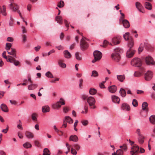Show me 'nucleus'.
Listing matches in <instances>:
<instances>
[{
    "instance_id": "obj_19",
    "label": "nucleus",
    "mask_w": 155,
    "mask_h": 155,
    "mask_svg": "<svg viewBox=\"0 0 155 155\" xmlns=\"http://www.w3.org/2000/svg\"><path fill=\"white\" fill-rule=\"evenodd\" d=\"M145 137L143 135L138 136L137 139L139 143L140 144H142L144 142Z\"/></svg>"
},
{
    "instance_id": "obj_41",
    "label": "nucleus",
    "mask_w": 155,
    "mask_h": 155,
    "mask_svg": "<svg viewBox=\"0 0 155 155\" xmlns=\"http://www.w3.org/2000/svg\"><path fill=\"white\" fill-rule=\"evenodd\" d=\"M45 76L50 78H53L54 77L53 75L50 71H48L45 74Z\"/></svg>"
},
{
    "instance_id": "obj_33",
    "label": "nucleus",
    "mask_w": 155,
    "mask_h": 155,
    "mask_svg": "<svg viewBox=\"0 0 155 155\" xmlns=\"http://www.w3.org/2000/svg\"><path fill=\"white\" fill-rule=\"evenodd\" d=\"M64 54L65 58H70L71 57L70 53L67 50L64 51Z\"/></svg>"
},
{
    "instance_id": "obj_39",
    "label": "nucleus",
    "mask_w": 155,
    "mask_h": 155,
    "mask_svg": "<svg viewBox=\"0 0 155 155\" xmlns=\"http://www.w3.org/2000/svg\"><path fill=\"white\" fill-rule=\"evenodd\" d=\"M89 92L91 95H94L97 92V90L94 88H91L89 90Z\"/></svg>"
},
{
    "instance_id": "obj_27",
    "label": "nucleus",
    "mask_w": 155,
    "mask_h": 155,
    "mask_svg": "<svg viewBox=\"0 0 155 155\" xmlns=\"http://www.w3.org/2000/svg\"><path fill=\"white\" fill-rule=\"evenodd\" d=\"M65 121L69 123V124H72L73 123V120L70 117L68 116H67L65 117L64 120Z\"/></svg>"
},
{
    "instance_id": "obj_2",
    "label": "nucleus",
    "mask_w": 155,
    "mask_h": 155,
    "mask_svg": "<svg viewBox=\"0 0 155 155\" xmlns=\"http://www.w3.org/2000/svg\"><path fill=\"white\" fill-rule=\"evenodd\" d=\"M110 40L109 41L106 39L104 40L102 45H101V46L105 48L108 44L114 46L119 44L120 42V39H110Z\"/></svg>"
},
{
    "instance_id": "obj_56",
    "label": "nucleus",
    "mask_w": 155,
    "mask_h": 155,
    "mask_svg": "<svg viewBox=\"0 0 155 155\" xmlns=\"http://www.w3.org/2000/svg\"><path fill=\"white\" fill-rule=\"evenodd\" d=\"M74 147L77 150H78L80 148V146L77 144H75L74 145Z\"/></svg>"
},
{
    "instance_id": "obj_12",
    "label": "nucleus",
    "mask_w": 155,
    "mask_h": 155,
    "mask_svg": "<svg viewBox=\"0 0 155 155\" xmlns=\"http://www.w3.org/2000/svg\"><path fill=\"white\" fill-rule=\"evenodd\" d=\"M87 102L88 103L89 106H92L95 104V101L94 97H90L87 99Z\"/></svg>"
},
{
    "instance_id": "obj_13",
    "label": "nucleus",
    "mask_w": 155,
    "mask_h": 155,
    "mask_svg": "<svg viewBox=\"0 0 155 155\" xmlns=\"http://www.w3.org/2000/svg\"><path fill=\"white\" fill-rule=\"evenodd\" d=\"M8 54L12 55V57L17 58L16 51L15 49L11 48L10 50L7 51Z\"/></svg>"
},
{
    "instance_id": "obj_22",
    "label": "nucleus",
    "mask_w": 155,
    "mask_h": 155,
    "mask_svg": "<svg viewBox=\"0 0 155 155\" xmlns=\"http://www.w3.org/2000/svg\"><path fill=\"white\" fill-rule=\"evenodd\" d=\"M1 108L2 110L5 112H7L8 111L7 106L4 104H2L1 105Z\"/></svg>"
},
{
    "instance_id": "obj_21",
    "label": "nucleus",
    "mask_w": 155,
    "mask_h": 155,
    "mask_svg": "<svg viewBox=\"0 0 155 155\" xmlns=\"http://www.w3.org/2000/svg\"><path fill=\"white\" fill-rule=\"evenodd\" d=\"M136 6L138 10L140 12L143 13L142 11L143 7L141 4L138 2L136 3Z\"/></svg>"
},
{
    "instance_id": "obj_45",
    "label": "nucleus",
    "mask_w": 155,
    "mask_h": 155,
    "mask_svg": "<svg viewBox=\"0 0 155 155\" xmlns=\"http://www.w3.org/2000/svg\"><path fill=\"white\" fill-rule=\"evenodd\" d=\"M37 114L35 113H33L31 115V117L32 120L33 121H37Z\"/></svg>"
},
{
    "instance_id": "obj_64",
    "label": "nucleus",
    "mask_w": 155,
    "mask_h": 155,
    "mask_svg": "<svg viewBox=\"0 0 155 155\" xmlns=\"http://www.w3.org/2000/svg\"><path fill=\"white\" fill-rule=\"evenodd\" d=\"M87 96L85 94L82 95L81 96V98L83 100H85L87 99Z\"/></svg>"
},
{
    "instance_id": "obj_43",
    "label": "nucleus",
    "mask_w": 155,
    "mask_h": 155,
    "mask_svg": "<svg viewBox=\"0 0 155 155\" xmlns=\"http://www.w3.org/2000/svg\"><path fill=\"white\" fill-rule=\"evenodd\" d=\"M75 56L77 59L78 60H81L82 59L81 57L80 56V53L78 52L76 53Z\"/></svg>"
},
{
    "instance_id": "obj_54",
    "label": "nucleus",
    "mask_w": 155,
    "mask_h": 155,
    "mask_svg": "<svg viewBox=\"0 0 155 155\" xmlns=\"http://www.w3.org/2000/svg\"><path fill=\"white\" fill-rule=\"evenodd\" d=\"M143 46H142V45H141L140 46L139 48L138 49V51L139 53H140L143 50Z\"/></svg>"
},
{
    "instance_id": "obj_17",
    "label": "nucleus",
    "mask_w": 155,
    "mask_h": 155,
    "mask_svg": "<svg viewBox=\"0 0 155 155\" xmlns=\"http://www.w3.org/2000/svg\"><path fill=\"white\" fill-rule=\"evenodd\" d=\"M25 135L26 137L29 139L33 138L34 137L33 134L32 133L28 131L25 132Z\"/></svg>"
},
{
    "instance_id": "obj_59",
    "label": "nucleus",
    "mask_w": 155,
    "mask_h": 155,
    "mask_svg": "<svg viewBox=\"0 0 155 155\" xmlns=\"http://www.w3.org/2000/svg\"><path fill=\"white\" fill-rule=\"evenodd\" d=\"M68 110L69 109L67 107H64L63 109V111L64 113H67L68 112Z\"/></svg>"
},
{
    "instance_id": "obj_36",
    "label": "nucleus",
    "mask_w": 155,
    "mask_h": 155,
    "mask_svg": "<svg viewBox=\"0 0 155 155\" xmlns=\"http://www.w3.org/2000/svg\"><path fill=\"white\" fill-rule=\"evenodd\" d=\"M120 149H121V150L124 151H126L127 149V147L126 144H124L122 146H120Z\"/></svg>"
},
{
    "instance_id": "obj_48",
    "label": "nucleus",
    "mask_w": 155,
    "mask_h": 155,
    "mask_svg": "<svg viewBox=\"0 0 155 155\" xmlns=\"http://www.w3.org/2000/svg\"><path fill=\"white\" fill-rule=\"evenodd\" d=\"M64 5V2L62 1H61L58 4L57 6L59 8L62 7Z\"/></svg>"
},
{
    "instance_id": "obj_23",
    "label": "nucleus",
    "mask_w": 155,
    "mask_h": 155,
    "mask_svg": "<svg viewBox=\"0 0 155 155\" xmlns=\"http://www.w3.org/2000/svg\"><path fill=\"white\" fill-rule=\"evenodd\" d=\"M38 86V85L37 84H33L32 83L31 84L28 85V89L29 90H33L35 89Z\"/></svg>"
},
{
    "instance_id": "obj_40",
    "label": "nucleus",
    "mask_w": 155,
    "mask_h": 155,
    "mask_svg": "<svg viewBox=\"0 0 155 155\" xmlns=\"http://www.w3.org/2000/svg\"><path fill=\"white\" fill-rule=\"evenodd\" d=\"M51 153L48 148H45L43 150V155H50Z\"/></svg>"
},
{
    "instance_id": "obj_38",
    "label": "nucleus",
    "mask_w": 155,
    "mask_h": 155,
    "mask_svg": "<svg viewBox=\"0 0 155 155\" xmlns=\"http://www.w3.org/2000/svg\"><path fill=\"white\" fill-rule=\"evenodd\" d=\"M149 120L152 124H155V115H153L150 117Z\"/></svg>"
},
{
    "instance_id": "obj_42",
    "label": "nucleus",
    "mask_w": 155,
    "mask_h": 155,
    "mask_svg": "<svg viewBox=\"0 0 155 155\" xmlns=\"http://www.w3.org/2000/svg\"><path fill=\"white\" fill-rule=\"evenodd\" d=\"M23 147L26 148H30L31 147V145L29 142H27L24 143L23 145Z\"/></svg>"
},
{
    "instance_id": "obj_10",
    "label": "nucleus",
    "mask_w": 155,
    "mask_h": 155,
    "mask_svg": "<svg viewBox=\"0 0 155 155\" xmlns=\"http://www.w3.org/2000/svg\"><path fill=\"white\" fill-rule=\"evenodd\" d=\"M124 17H120V22L121 21L123 26L125 28H128L130 26V24L129 22L126 19H123Z\"/></svg>"
},
{
    "instance_id": "obj_18",
    "label": "nucleus",
    "mask_w": 155,
    "mask_h": 155,
    "mask_svg": "<svg viewBox=\"0 0 155 155\" xmlns=\"http://www.w3.org/2000/svg\"><path fill=\"white\" fill-rule=\"evenodd\" d=\"M112 99L113 101L115 103L119 104L120 101V98L117 96L115 95L112 96Z\"/></svg>"
},
{
    "instance_id": "obj_57",
    "label": "nucleus",
    "mask_w": 155,
    "mask_h": 155,
    "mask_svg": "<svg viewBox=\"0 0 155 155\" xmlns=\"http://www.w3.org/2000/svg\"><path fill=\"white\" fill-rule=\"evenodd\" d=\"M34 143L36 146L38 147H40V144L39 142L37 140L35 141Z\"/></svg>"
},
{
    "instance_id": "obj_61",
    "label": "nucleus",
    "mask_w": 155,
    "mask_h": 155,
    "mask_svg": "<svg viewBox=\"0 0 155 155\" xmlns=\"http://www.w3.org/2000/svg\"><path fill=\"white\" fill-rule=\"evenodd\" d=\"M9 127L8 126H7L6 128L5 129H3L2 130V132L6 134L7 133V131L8 130Z\"/></svg>"
},
{
    "instance_id": "obj_47",
    "label": "nucleus",
    "mask_w": 155,
    "mask_h": 155,
    "mask_svg": "<svg viewBox=\"0 0 155 155\" xmlns=\"http://www.w3.org/2000/svg\"><path fill=\"white\" fill-rule=\"evenodd\" d=\"M6 46L5 49L7 51L10 50L11 49V47L12 46V44L9 43H7L6 44Z\"/></svg>"
},
{
    "instance_id": "obj_29",
    "label": "nucleus",
    "mask_w": 155,
    "mask_h": 155,
    "mask_svg": "<svg viewBox=\"0 0 155 155\" xmlns=\"http://www.w3.org/2000/svg\"><path fill=\"white\" fill-rule=\"evenodd\" d=\"M119 93L121 96L122 97H125L126 94V93L125 90L123 88H120L119 91Z\"/></svg>"
},
{
    "instance_id": "obj_37",
    "label": "nucleus",
    "mask_w": 155,
    "mask_h": 155,
    "mask_svg": "<svg viewBox=\"0 0 155 155\" xmlns=\"http://www.w3.org/2000/svg\"><path fill=\"white\" fill-rule=\"evenodd\" d=\"M148 104L146 102L143 103L142 104V108L143 110L147 111Z\"/></svg>"
},
{
    "instance_id": "obj_6",
    "label": "nucleus",
    "mask_w": 155,
    "mask_h": 155,
    "mask_svg": "<svg viewBox=\"0 0 155 155\" xmlns=\"http://www.w3.org/2000/svg\"><path fill=\"white\" fill-rule=\"evenodd\" d=\"M80 46L81 50H86L88 47V44L85 39H81L80 43Z\"/></svg>"
},
{
    "instance_id": "obj_32",
    "label": "nucleus",
    "mask_w": 155,
    "mask_h": 155,
    "mask_svg": "<svg viewBox=\"0 0 155 155\" xmlns=\"http://www.w3.org/2000/svg\"><path fill=\"white\" fill-rule=\"evenodd\" d=\"M55 20L57 22L60 24H61L63 23L62 18L60 16H56L55 18Z\"/></svg>"
},
{
    "instance_id": "obj_15",
    "label": "nucleus",
    "mask_w": 155,
    "mask_h": 155,
    "mask_svg": "<svg viewBox=\"0 0 155 155\" xmlns=\"http://www.w3.org/2000/svg\"><path fill=\"white\" fill-rule=\"evenodd\" d=\"M117 89V87L115 85H112L108 87L109 91L112 93H114L116 91Z\"/></svg>"
},
{
    "instance_id": "obj_53",
    "label": "nucleus",
    "mask_w": 155,
    "mask_h": 155,
    "mask_svg": "<svg viewBox=\"0 0 155 155\" xmlns=\"http://www.w3.org/2000/svg\"><path fill=\"white\" fill-rule=\"evenodd\" d=\"M71 152L74 155H76L77 153L76 150L73 147L71 148Z\"/></svg>"
},
{
    "instance_id": "obj_46",
    "label": "nucleus",
    "mask_w": 155,
    "mask_h": 155,
    "mask_svg": "<svg viewBox=\"0 0 155 155\" xmlns=\"http://www.w3.org/2000/svg\"><path fill=\"white\" fill-rule=\"evenodd\" d=\"M54 129L55 131L57 132V133L58 134V135H61V134H59V132L61 133L62 135H63V132L61 131H59L58 129L56 127V126H54Z\"/></svg>"
},
{
    "instance_id": "obj_31",
    "label": "nucleus",
    "mask_w": 155,
    "mask_h": 155,
    "mask_svg": "<svg viewBox=\"0 0 155 155\" xmlns=\"http://www.w3.org/2000/svg\"><path fill=\"white\" fill-rule=\"evenodd\" d=\"M145 6L146 8L149 10H151L152 8L151 4L149 2H146L145 3Z\"/></svg>"
},
{
    "instance_id": "obj_51",
    "label": "nucleus",
    "mask_w": 155,
    "mask_h": 155,
    "mask_svg": "<svg viewBox=\"0 0 155 155\" xmlns=\"http://www.w3.org/2000/svg\"><path fill=\"white\" fill-rule=\"evenodd\" d=\"M136 133L138 135V136L143 135L141 133V130L139 128H138L136 130Z\"/></svg>"
},
{
    "instance_id": "obj_8",
    "label": "nucleus",
    "mask_w": 155,
    "mask_h": 155,
    "mask_svg": "<svg viewBox=\"0 0 155 155\" xmlns=\"http://www.w3.org/2000/svg\"><path fill=\"white\" fill-rule=\"evenodd\" d=\"M145 60L146 64L148 65H153L155 64V62L154 61L152 58L150 56H148L146 57Z\"/></svg>"
},
{
    "instance_id": "obj_34",
    "label": "nucleus",
    "mask_w": 155,
    "mask_h": 155,
    "mask_svg": "<svg viewBox=\"0 0 155 155\" xmlns=\"http://www.w3.org/2000/svg\"><path fill=\"white\" fill-rule=\"evenodd\" d=\"M117 79L120 82H123L125 78L124 75H117Z\"/></svg>"
},
{
    "instance_id": "obj_24",
    "label": "nucleus",
    "mask_w": 155,
    "mask_h": 155,
    "mask_svg": "<svg viewBox=\"0 0 155 155\" xmlns=\"http://www.w3.org/2000/svg\"><path fill=\"white\" fill-rule=\"evenodd\" d=\"M42 110L43 112L45 113L49 112L50 110V108L48 105L44 106L42 107Z\"/></svg>"
},
{
    "instance_id": "obj_58",
    "label": "nucleus",
    "mask_w": 155,
    "mask_h": 155,
    "mask_svg": "<svg viewBox=\"0 0 155 155\" xmlns=\"http://www.w3.org/2000/svg\"><path fill=\"white\" fill-rule=\"evenodd\" d=\"M10 9L12 10L13 11L15 12L18 10V7L15 8L13 6H12V7H10Z\"/></svg>"
},
{
    "instance_id": "obj_25",
    "label": "nucleus",
    "mask_w": 155,
    "mask_h": 155,
    "mask_svg": "<svg viewBox=\"0 0 155 155\" xmlns=\"http://www.w3.org/2000/svg\"><path fill=\"white\" fill-rule=\"evenodd\" d=\"M0 13L4 16H6L7 15V13L6 12V7L5 5H3L2 8H1Z\"/></svg>"
},
{
    "instance_id": "obj_62",
    "label": "nucleus",
    "mask_w": 155,
    "mask_h": 155,
    "mask_svg": "<svg viewBox=\"0 0 155 155\" xmlns=\"http://www.w3.org/2000/svg\"><path fill=\"white\" fill-rule=\"evenodd\" d=\"M41 48V46L38 45L37 46L35 47L34 49L36 51H38Z\"/></svg>"
},
{
    "instance_id": "obj_63",
    "label": "nucleus",
    "mask_w": 155,
    "mask_h": 155,
    "mask_svg": "<svg viewBox=\"0 0 155 155\" xmlns=\"http://www.w3.org/2000/svg\"><path fill=\"white\" fill-rule=\"evenodd\" d=\"M18 135L19 138L22 139L23 138V136L21 132L19 131L18 132Z\"/></svg>"
},
{
    "instance_id": "obj_55",
    "label": "nucleus",
    "mask_w": 155,
    "mask_h": 155,
    "mask_svg": "<svg viewBox=\"0 0 155 155\" xmlns=\"http://www.w3.org/2000/svg\"><path fill=\"white\" fill-rule=\"evenodd\" d=\"M141 74L139 72L136 71L135 72L134 75L135 76L138 77L141 75Z\"/></svg>"
},
{
    "instance_id": "obj_5",
    "label": "nucleus",
    "mask_w": 155,
    "mask_h": 155,
    "mask_svg": "<svg viewBox=\"0 0 155 155\" xmlns=\"http://www.w3.org/2000/svg\"><path fill=\"white\" fill-rule=\"evenodd\" d=\"M131 64L133 66L140 67L142 65L141 60L138 58H134L131 61Z\"/></svg>"
},
{
    "instance_id": "obj_60",
    "label": "nucleus",
    "mask_w": 155,
    "mask_h": 155,
    "mask_svg": "<svg viewBox=\"0 0 155 155\" xmlns=\"http://www.w3.org/2000/svg\"><path fill=\"white\" fill-rule=\"evenodd\" d=\"M22 32L23 33H26L27 32V31L25 27L24 26H22L21 27Z\"/></svg>"
},
{
    "instance_id": "obj_20",
    "label": "nucleus",
    "mask_w": 155,
    "mask_h": 155,
    "mask_svg": "<svg viewBox=\"0 0 155 155\" xmlns=\"http://www.w3.org/2000/svg\"><path fill=\"white\" fill-rule=\"evenodd\" d=\"M64 60L63 59H59L58 61V64L62 68H65L66 67V64L63 63Z\"/></svg>"
},
{
    "instance_id": "obj_35",
    "label": "nucleus",
    "mask_w": 155,
    "mask_h": 155,
    "mask_svg": "<svg viewBox=\"0 0 155 155\" xmlns=\"http://www.w3.org/2000/svg\"><path fill=\"white\" fill-rule=\"evenodd\" d=\"M98 75L99 74L97 71L95 70L92 71L91 75V77H97L98 76Z\"/></svg>"
},
{
    "instance_id": "obj_28",
    "label": "nucleus",
    "mask_w": 155,
    "mask_h": 155,
    "mask_svg": "<svg viewBox=\"0 0 155 155\" xmlns=\"http://www.w3.org/2000/svg\"><path fill=\"white\" fill-rule=\"evenodd\" d=\"M123 152L121 149H119L117 150L116 152H114L112 153V155H123Z\"/></svg>"
},
{
    "instance_id": "obj_14",
    "label": "nucleus",
    "mask_w": 155,
    "mask_h": 155,
    "mask_svg": "<svg viewBox=\"0 0 155 155\" xmlns=\"http://www.w3.org/2000/svg\"><path fill=\"white\" fill-rule=\"evenodd\" d=\"M121 109L123 110L129 111L130 110V107L129 105L126 103L123 104L121 106Z\"/></svg>"
},
{
    "instance_id": "obj_16",
    "label": "nucleus",
    "mask_w": 155,
    "mask_h": 155,
    "mask_svg": "<svg viewBox=\"0 0 155 155\" xmlns=\"http://www.w3.org/2000/svg\"><path fill=\"white\" fill-rule=\"evenodd\" d=\"M135 53V51L131 49H129L127 52V56L128 58L132 57Z\"/></svg>"
},
{
    "instance_id": "obj_52",
    "label": "nucleus",
    "mask_w": 155,
    "mask_h": 155,
    "mask_svg": "<svg viewBox=\"0 0 155 155\" xmlns=\"http://www.w3.org/2000/svg\"><path fill=\"white\" fill-rule=\"evenodd\" d=\"M129 32L126 33L125 34L123 35L124 39H129Z\"/></svg>"
},
{
    "instance_id": "obj_3",
    "label": "nucleus",
    "mask_w": 155,
    "mask_h": 155,
    "mask_svg": "<svg viewBox=\"0 0 155 155\" xmlns=\"http://www.w3.org/2000/svg\"><path fill=\"white\" fill-rule=\"evenodd\" d=\"M65 101L63 99L61 98L59 101L52 105V108L54 109H58L60 108L61 105H64Z\"/></svg>"
},
{
    "instance_id": "obj_44",
    "label": "nucleus",
    "mask_w": 155,
    "mask_h": 155,
    "mask_svg": "<svg viewBox=\"0 0 155 155\" xmlns=\"http://www.w3.org/2000/svg\"><path fill=\"white\" fill-rule=\"evenodd\" d=\"M6 52L5 51H4L2 54V56L8 62V59L9 58V56H7L6 55Z\"/></svg>"
},
{
    "instance_id": "obj_30",
    "label": "nucleus",
    "mask_w": 155,
    "mask_h": 155,
    "mask_svg": "<svg viewBox=\"0 0 155 155\" xmlns=\"http://www.w3.org/2000/svg\"><path fill=\"white\" fill-rule=\"evenodd\" d=\"M129 40L128 42V46L129 48V49H131L134 45V41L132 39H128Z\"/></svg>"
},
{
    "instance_id": "obj_26",
    "label": "nucleus",
    "mask_w": 155,
    "mask_h": 155,
    "mask_svg": "<svg viewBox=\"0 0 155 155\" xmlns=\"http://www.w3.org/2000/svg\"><path fill=\"white\" fill-rule=\"evenodd\" d=\"M78 138L76 135H71L69 138V140L74 142H77L78 140Z\"/></svg>"
},
{
    "instance_id": "obj_11",
    "label": "nucleus",
    "mask_w": 155,
    "mask_h": 155,
    "mask_svg": "<svg viewBox=\"0 0 155 155\" xmlns=\"http://www.w3.org/2000/svg\"><path fill=\"white\" fill-rule=\"evenodd\" d=\"M9 58L8 59V62L13 63L15 66H18L19 64V62L15 59L16 58L12 57V56H9Z\"/></svg>"
},
{
    "instance_id": "obj_49",
    "label": "nucleus",
    "mask_w": 155,
    "mask_h": 155,
    "mask_svg": "<svg viewBox=\"0 0 155 155\" xmlns=\"http://www.w3.org/2000/svg\"><path fill=\"white\" fill-rule=\"evenodd\" d=\"M81 122L83 125L84 126L87 125L88 124V121L87 120H82Z\"/></svg>"
},
{
    "instance_id": "obj_50",
    "label": "nucleus",
    "mask_w": 155,
    "mask_h": 155,
    "mask_svg": "<svg viewBox=\"0 0 155 155\" xmlns=\"http://www.w3.org/2000/svg\"><path fill=\"white\" fill-rule=\"evenodd\" d=\"M132 104L134 107H136L138 105V103L137 100L133 99L132 101Z\"/></svg>"
},
{
    "instance_id": "obj_1",
    "label": "nucleus",
    "mask_w": 155,
    "mask_h": 155,
    "mask_svg": "<svg viewBox=\"0 0 155 155\" xmlns=\"http://www.w3.org/2000/svg\"><path fill=\"white\" fill-rule=\"evenodd\" d=\"M123 50L120 48H117L114 49V52L111 55L113 60L117 62H119L120 59V54L123 53Z\"/></svg>"
},
{
    "instance_id": "obj_9",
    "label": "nucleus",
    "mask_w": 155,
    "mask_h": 155,
    "mask_svg": "<svg viewBox=\"0 0 155 155\" xmlns=\"http://www.w3.org/2000/svg\"><path fill=\"white\" fill-rule=\"evenodd\" d=\"M153 73L152 71H148L145 74V79L147 81H149L151 80L153 77Z\"/></svg>"
},
{
    "instance_id": "obj_4",
    "label": "nucleus",
    "mask_w": 155,
    "mask_h": 155,
    "mask_svg": "<svg viewBox=\"0 0 155 155\" xmlns=\"http://www.w3.org/2000/svg\"><path fill=\"white\" fill-rule=\"evenodd\" d=\"M93 54L94 58L92 61L93 63H94L97 61L100 60L102 57V53L98 51H94Z\"/></svg>"
},
{
    "instance_id": "obj_7",
    "label": "nucleus",
    "mask_w": 155,
    "mask_h": 155,
    "mask_svg": "<svg viewBox=\"0 0 155 155\" xmlns=\"http://www.w3.org/2000/svg\"><path fill=\"white\" fill-rule=\"evenodd\" d=\"M139 149V147L135 144L131 148L130 153L131 155H137L138 153Z\"/></svg>"
}]
</instances>
